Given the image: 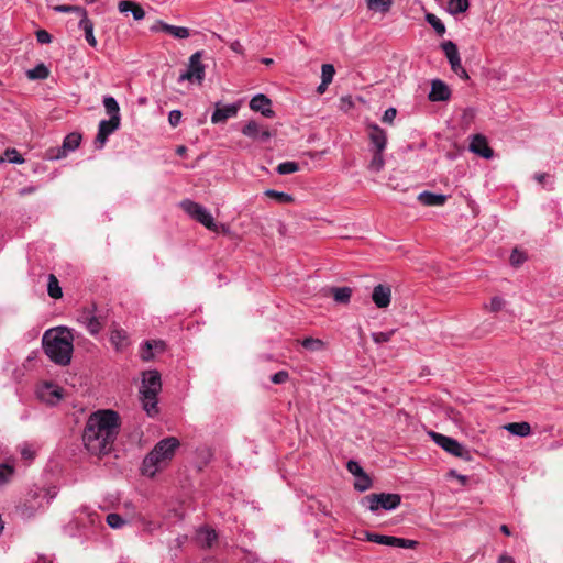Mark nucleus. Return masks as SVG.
<instances>
[{
	"label": "nucleus",
	"instance_id": "obj_50",
	"mask_svg": "<svg viewBox=\"0 0 563 563\" xmlns=\"http://www.w3.org/2000/svg\"><path fill=\"white\" fill-rule=\"evenodd\" d=\"M140 354L143 361H151L154 357L153 343L151 341H146L142 346Z\"/></svg>",
	"mask_w": 563,
	"mask_h": 563
},
{
	"label": "nucleus",
	"instance_id": "obj_20",
	"mask_svg": "<svg viewBox=\"0 0 563 563\" xmlns=\"http://www.w3.org/2000/svg\"><path fill=\"white\" fill-rule=\"evenodd\" d=\"M153 31H163L175 38H187L190 36V30L185 26H176L158 21L156 25L152 27Z\"/></svg>",
	"mask_w": 563,
	"mask_h": 563
},
{
	"label": "nucleus",
	"instance_id": "obj_42",
	"mask_svg": "<svg viewBox=\"0 0 563 563\" xmlns=\"http://www.w3.org/2000/svg\"><path fill=\"white\" fill-rule=\"evenodd\" d=\"M14 474V467L9 464H0V487L10 482Z\"/></svg>",
	"mask_w": 563,
	"mask_h": 563
},
{
	"label": "nucleus",
	"instance_id": "obj_5",
	"mask_svg": "<svg viewBox=\"0 0 563 563\" xmlns=\"http://www.w3.org/2000/svg\"><path fill=\"white\" fill-rule=\"evenodd\" d=\"M400 504L401 496L394 493L369 494L361 499V505L374 514L380 509L391 511Z\"/></svg>",
	"mask_w": 563,
	"mask_h": 563
},
{
	"label": "nucleus",
	"instance_id": "obj_17",
	"mask_svg": "<svg viewBox=\"0 0 563 563\" xmlns=\"http://www.w3.org/2000/svg\"><path fill=\"white\" fill-rule=\"evenodd\" d=\"M271 106V99L263 93L255 95L250 101V108L253 111L261 112L265 118H273L275 115Z\"/></svg>",
	"mask_w": 563,
	"mask_h": 563
},
{
	"label": "nucleus",
	"instance_id": "obj_7",
	"mask_svg": "<svg viewBox=\"0 0 563 563\" xmlns=\"http://www.w3.org/2000/svg\"><path fill=\"white\" fill-rule=\"evenodd\" d=\"M180 207L189 217L201 223L208 230L213 232L218 231V224L212 214L203 206L190 199H185L180 202Z\"/></svg>",
	"mask_w": 563,
	"mask_h": 563
},
{
	"label": "nucleus",
	"instance_id": "obj_4",
	"mask_svg": "<svg viewBox=\"0 0 563 563\" xmlns=\"http://www.w3.org/2000/svg\"><path fill=\"white\" fill-rule=\"evenodd\" d=\"M162 390L161 374L157 371L143 373L140 388V399L147 416L154 417L158 413L157 396Z\"/></svg>",
	"mask_w": 563,
	"mask_h": 563
},
{
	"label": "nucleus",
	"instance_id": "obj_1",
	"mask_svg": "<svg viewBox=\"0 0 563 563\" xmlns=\"http://www.w3.org/2000/svg\"><path fill=\"white\" fill-rule=\"evenodd\" d=\"M120 430V416L107 409L91 413L86 422L82 441L88 452L93 455L110 453Z\"/></svg>",
	"mask_w": 563,
	"mask_h": 563
},
{
	"label": "nucleus",
	"instance_id": "obj_19",
	"mask_svg": "<svg viewBox=\"0 0 563 563\" xmlns=\"http://www.w3.org/2000/svg\"><path fill=\"white\" fill-rule=\"evenodd\" d=\"M38 397L49 405H55L63 398V389L55 384L46 383L38 390Z\"/></svg>",
	"mask_w": 563,
	"mask_h": 563
},
{
	"label": "nucleus",
	"instance_id": "obj_27",
	"mask_svg": "<svg viewBox=\"0 0 563 563\" xmlns=\"http://www.w3.org/2000/svg\"><path fill=\"white\" fill-rule=\"evenodd\" d=\"M504 429L517 437H528L531 433V426L526 422H510L504 426Z\"/></svg>",
	"mask_w": 563,
	"mask_h": 563
},
{
	"label": "nucleus",
	"instance_id": "obj_6",
	"mask_svg": "<svg viewBox=\"0 0 563 563\" xmlns=\"http://www.w3.org/2000/svg\"><path fill=\"white\" fill-rule=\"evenodd\" d=\"M428 435L433 442L443 449L446 453L462 459L463 461L470 462L473 460L472 452L470 449L457 442L455 439L438 433L435 431H429Z\"/></svg>",
	"mask_w": 563,
	"mask_h": 563
},
{
	"label": "nucleus",
	"instance_id": "obj_58",
	"mask_svg": "<svg viewBox=\"0 0 563 563\" xmlns=\"http://www.w3.org/2000/svg\"><path fill=\"white\" fill-rule=\"evenodd\" d=\"M505 306V300L500 297H494L490 300V310L494 312L500 311Z\"/></svg>",
	"mask_w": 563,
	"mask_h": 563
},
{
	"label": "nucleus",
	"instance_id": "obj_54",
	"mask_svg": "<svg viewBox=\"0 0 563 563\" xmlns=\"http://www.w3.org/2000/svg\"><path fill=\"white\" fill-rule=\"evenodd\" d=\"M396 115H397L396 108L390 107V108L386 109V111L384 112L382 121L387 124H393Z\"/></svg>",
	"mask_w": 563,
	"mask_h": 563
},
{
	"label": "nucleus",
	"instance_id": "obj_35",
	"mask_svg": "<svg viewBox=\"0 0 563 563\" xmlns=\"http://www.w3.org/2000/svg\"><path fill=\"white\" fill-rule=\"evenodd\" d=\"M103 107L110 118H121L119 103L113 97L106 96L103 98Z\"/></svg>",
	"mask_w": 563,
	"mask_h": 563
},
{
	"label": "nucleus",
	"instance_id": "obj_59",
	"mask_svg": "<svg viewBox=\"0 0 563 563\" xmlns=\"http://www.w3.org/2000/svg\"><path fill=\"white\" fill-rule=\"evenodd\" d=\"M230 48L238 53V54H242L243 53V47L241 45V43L239 41H233L230 43Z\"/></svg>",
	"mask_w": 563,
	"mask_h": 563
},
{
	"label": "nucleus",
	"instance_id": "obj_29",
	"mask_svg": "<svg viewBox=\"0 0 563 563\" xmlns=\"http://www.w3.org/2000/svg\"><path fill=\"white\" fill-rule=\"evenodd\" d=\"M365 2L369 11L385 14L389 12L394 0H365Z\"/></svg>",
	"mask_w": 563,
	"mask_h": 563
},
{
	"label": "nucleus",
	"instance_id": "obj_8",
	"mask_svg": "<svg viewBox=\"0 0 563 563\" xmlns=\"http://www.w3.org/2000/svg\"><path fill=\"white\" fill-rule=\"evenodd\" d=\"M77 320L91 335L99 334L106 324V317L97 311L96 306L82 309Z\"/></svg>",
	"mask_w": 563,
	"mask_h": 563
},
{
	"label": "nucleus",
	"instance_id": "obj_22",
	"mask_svg": "<svg viewBox=\"0 0 563 563\" xmlns=\"http://www.w3.org/2000/svg\"><path fill=\"white\" fill-rule=\"evenodd\" d=\"M110 342L115 351H124L129 346L126 332L122 329H113L110 333Z\"/></svg>",
	"mask_w": 563,
	"mask_h": 563
},
{
	"label": "nucleus",
	"instance_id": "obj_32",
	"mask_svg": "<svg viewBox=\"0 0 563 563\" xmlns=\"http://www.w3.org/2000/svg\"><path fill=\"white\" fill-rule=\"evenodd\" d=\"M47 292H48V296L53 299H59L63 296V291L59 286V282L54 274L48 275Z\"/></svg>",
	"mask_w": 563,
	"mask_h": 563
},
{
	"label": "nucleus",
	"instance_id": "obj_39",
	"mask_svg": "<svg viewBox=\"0 0 563 563\" xmlns=\"http://www.w3.org/2000/svg\"><path fill=\"white\" fill-rule=\"evenodd\" d=\"M4 156H5V158L0 156V164L3 163L5 159L12 164H23L24 163V158L21 156V154L15 148H7L4 152Z\"/></svg>",
	"mask_w": 563,
	"mask_h": 563
},
{
	"label": "nucleus",
	"instance_id": "obj_2",
	"mask_svg": "<svg viewBox=\"0 0 563 563\" xmlns=\"http://www.w3.org/2000/svg\"><path fill=\"white\" fill-rule=\"evenodd\" d=\"M43 349L48 358L60 366L70 363L74 351V335L66 327L47 330L42 339Z\"/></svg>",
	"mask_w": 563,
	"mask_h": 563
},
{
	"label": "nucleus",
	"instance_id": "obj_49",
	"mask_svg": "<svg viewBox=\"0 0 563 563\" xmlns=\"http://www.w3.org/2000/svg\"><path fill=\"white\" fill-rule=\"evenodd\" d=\"M107 523L113 529H119L124 526L125 520L118 514H109L107 516Z\"/></svg>",
	"mask_w": 563,
	"mask_h": 563
},
{
	"label": "nucleus",
	"instance_id": "obj_36",
	"mask_svg": "<svg viewBox=\"0 0 563 563\" xmlns=\"http://www.w3.org/2000/svg\"><path fill=\"white\" fill-rule=\"evenodd\" d=\"M441 48L444 52L449 63L460 59L459 49L455 43L446 41L441 44Z\"/></svg>",
	"mask_w": 563,
	"mask_h": 563
},
{
	"label": "nucleus",
	"instance_id": "obj_53",
	"mask_svg": "<svg viewBox=\"0 0 563 563\" xmlns=\"http://www.w3.org/2000/svg\"><path fill=\"white\" fill-rule=\"evenodd\" d=\"M289 374L287 371H279L272 375L271 382L274 384H284L288 380Z\"/></svg>",
	"mask_w": 563,
	"mask_h": 563
},
{
	"label": "nucleus",
	"instance_id": "obj_13",
	"mask_svg": "<svg viewBox=\"0 0 563 563\" xmlns=\"http://www.w3.org/2000/svg\"><path fill=\"white\" fill-rule=\"evenodd\" d=\"M243 135L253 139L258 140L261 142H266L272 137V133L267 128L261 126L256 121H249L243 128H242Z\"/></svg>",
	"mask_w": 563,
	"mask_h": 563
},
{
	"label": "nucleus",
	"instance_id": "obj_30",
	"mask_svg": "<svg viewBox=\"0 0 563 563\" xmlns=\"http://www.w3.org/2000/svg\"><path fill=\"white\" fill-rule=\"evenodd\" d=\"M330 291L338 303H349L351 300L352 288L350 287H333Z\"/></svg>",
	"mask_w": 563,
	"mask_h": 563
},
{
	"label": "nucleus",
	"instance_id": "obj_26",
	"mask_svg": "<svg viewBox=\"0 0 563 563\" xmlns=\"http://www.w3.org/2000/svg\"><path fill=\"white\" fill-rule=\"evenodd\" d=\"M78 26L84 31L87 43L91 47H96L98 42L93 34V22L88 18V15L80 19Z\"/></svg>",
	"mask_w": 563,
	"mask_h": 563
},
{
	"label": "nucleus",
	"instance_id": "obj_46",
	"mask_svg": "<svg viewBox=\"0 0 563 563\" xmlns=\"http://www.w3.org/2000/svg\"><path fill=\"white\" fill-rule=\"evenodd\" d=\"M301 344L305 349L310 351H320L324 347L323 341L313 338H306Z\"/></svg>",
	"mask_w": 563,
	"mask_h": 563
},
{
	"label": "nucleus",
	"instance_id": "obj_47",
	"mask_svg": "<svg viewBox=\"0 0 563 563\" xmlns=\"http://www.w3.org/2000/svg\"><path fill=\"white\" fill-rule=\"evenodd\" d=\"M35 492H42V495L40 496V499L43 501L45 500V506H48L51 501L57 496V489L56 487H48L43 489H36Z\"/></svg>",
	"mask_w": 563,
	"mask_h": 563
},
{
	"label": "nucleus",
	"instance_id": "obj_16",
	"mask_svg": "<svg viewBox=\"0 0 563 563\" xmlns=\"http://www.w3.org/2000/svg\"><path fill=\"white\" fill-rule=\"evenodd\" d=\"M368 137L375 150L385 151L387 145V133L376 123H369Z\"/></svg>",
	"mask_w": 563,
	"mask_h": 563
},
{
	"label": "nucleus",
	"instance_id": "obj_41",
	"mask_svg": "<svg viewBox=\"0 0 563 563\" xmlns=\"http://www.w3.org/2000/svg\"><path fill=\"white\" fill-rule=\"evenodd\" d=\"M299 170V165L296 162L287 161L283 162L277 166V173L279 175H289Z\"/></svg>",
	"mask_w": 563,
	"mask_h": 563
},
{
	"label": "nucleus",
	"instance_id": "obj_51",
	"mask_svg": "<svg viewBox=\"0 0 563 563\" xmlns=\"http://www.w3.org/2000/svg\"><path fill=\"white\" fill-rule=\"evenodd\" d=\"M346 468L347 471L354 475L355 477L357 476H361L362 474H364L365 472L363 471V467L356 462V461H353V460H350L346 464Z\"/></svg>",
	"mask_w": 563,
	"mask_h": 563
},
{
	"label": "nucleus",
	"instance_id": "obj_56",
	"mask_svg": "<svg viewBox=\"0 0 563 563\" xmlns=\"http://www.w3.org/2000/svg\"><path fill=\"white\" fill-rule=\"evenodd\" d=\"M181 120V111L179 110H172L168 114V122L169 124L175 128L179 124Z\"/></svg>",
	"mask_w": 563,
	"mask_h": 563
},
{
	"label": "nucleus",
	"instance_id": "obj_37",
	"mask_svg": "<svg viewBox=\"0 0 563 563\" xmlns=\"http://www.w3.org/2000/svg\"><path fill=\"white\" fill-rule=\"evenodd\" d=\"M384 151L375 150L373 154V158L369 162L368 168L372 172L378 173L384 168L385 161L383 156Z\"/></svg>",
	"mask_w": 563,
	"mask_h": 563
},
{
	"label": "nucleus",
	"instance_id": "obj_24",
	"mask_svg": "<svg viewBox=\"0 0 563 563\" xmlns=\"http://www.w3.org/2000/svg\"><path fill=\"white\" fill-rule=\"evenodd\" d=\"M418 200L424 206H443L448 200V196L423 191L419 194Z\"/></svg>",
	"mask_w": 563,
	"mask_h": 563
},
{
	"label": "nucleus",
	"instance_id": "obj_64",
	"mask_svg": "<svg viewBox=\"0 0 563 563\" xmlns=\"http://www.w3.org/2000/svg\"><path fill=\"white\" fill-rule=\"evenodd\" d=\"M461 79H464V80H467L470 77H468V74L467 71L465 70V68H461L459 71L455 73Z\"/></svg>",
	"mask_w": 563,
	"mask_h": 563
},
{
	"label": "nucleus",
	"instance_id": "obj_60",
	"mask_svg": "<svg viewBox=\"0 0 563 563\" xmlns=\"http://www.w3.org/2000/svg\"><path fill=\"white\" fill-rule=\"evenodd\" d=\"M35 190H36V188L34 186L23 187L19 190V195L20 196L31 195V194L35 192Z\"/></svg>",
	"mask_w": 563,
	"mask_h": 563
},
{
	"label": "nucleus",
	"instance_id": "obj_3",
	"mask_svg": "<svg viewBox=\"0 0 563 563\" xmlns=\"http://www.w3.org/2000/svg\"><path fill=\"white\" fill-rule=\"evenodd\" d=\"M180 442L175 437L164 438L146 454L142 463V473L153 477L173 460Z\"/></svg>",
	"mask_w": 563,
	"mask_h": 563
},
{
	"label": "nucleus",
	"instance_id": "obj_45",
	"mask_svg": "<svg viewBox=\"0 0 563 563\" xmlns=\"http://www.w3.org/2000/svg\"><path fill=\"white\" fill-rule=\"evenodd\" d=\"M335 69L331 64H323L321 67V78L324 85H330L333 80Z\"/></svg>",
	"mask_w": 563,
	"mask_h": 563
},
{
	"label": "nucleus",
	"instance_id": "obj_9",
	"mask_svg": "<svg viewBox=\"0 0 563 563\" xmlns=\"http://www.w3.org/2000/svg\"><path fill=\"white\" fill-rule=\"evenodd\" d=\"M202 53L196 52L189 57L187 69L178 77V82L197 81L201 84L205 78V65L201 62Z\"/></svg>",
	"mask_w": 563,
	"mask_h": 563
},
{
	"label": "nucleus",
	"instance_id": "obj_21",
	"mask_svg": "<svg viewBox=\"0 0 563 563\" xmlns=\"http://www.w3.org/2000/svg\"><path fill=\"white\" fill-rule=\"evenodd\" d=\"M239 107L236 104H227L224 107H217L211 115V122L213 124L223 123L229 118L236 115Z\"/></svg>",
	"mask_w": 563,
	"mask_h": 563
},
{
	"label": "nucleus",
	"instance_id": "obj_23",
	"mask_svg": "<svg viewBox=\"0 0 563 563\" xmlns=\"http://www.w3.org/2000/svg\"><path fill=\"white\" fill-rule=\"evenodd\" d=\"M118 9L122 13L131 12L136 21L142 20L145 16L143 8L133 1L122 0L119 2Z\"/></svg>",
	"mask_w": 563,
	"mask_h": 563
},
{
	"label": "nucleus",
	"instance_id": "obj_14",
	"mask_svg": "<svg viewBox=\"0 0 563 563\" xmlns=\"http://www.w3.org/2000/svg\"><path fill=\"white\" fill-rule=\"evenodd\" d=\"M372 300L379 309L387 308L391 301V288L388 285L378 284L372 292Z\"/></svg>",
	"mask_w": 563,
	"mask_h": 563
},
{
	"label": "nucleus",
	"instance_id": "obj_15",
	"mask_svg": "<svg viewBox=\"0 0 563 563\" xmlns=\"http://www.w3.org/2000/svg\"><path fill=\"white\" fill-rule=\"evenodd\" d=\"M470 151L486 159L492 158L494 155L493 150L488 146L486 137L481 134L472 136Z\"/></svg>",
	"mask_w": 563,
	"mask_h": 563
},
{
	"label": "nucleus",
	"instance_id": "obj_10",
	"mask_svg": "<svg viewBox=\"0 0 563 563\" xmlns=\"http://www.w3.org/2000/svg\"><path fill=\"white\" fill-rule=\"evenodd\" d=\"M365 540L387 547H397L405 549H413L417 545V541L404 538H397L393 536L378 534L374 532L365 531Z\"/></svg>",
	"mask_w": 563,
	"mask_h": 563
},
{
	"label": "nucleus",
	"instance_id": "obj_18",
	"mask_svg": "<svg viewBox=\"0 0 563 563\" xmlns=\"http://www.w3.org/2000/svg\"><path fill=\"white\" fill-rule=\"evenodd\" d=\"M451 98V90L449 86L441 79H433L431 81V90L429 99L433 102L448 101Z\"/></svg>",
	"mask_w": 563,
	"mask_h": 563
},
{
	"label": "nucleus",
	"instance_id": "obj_40",
	"mask_svg": "<svg viewBox=\"0 0 563 563\" xmlns=\"http://www.w3.org/2000/svg\"><path fill=\"white\" fill-rule=\"evenodd\" d=\"M372 487L371 477L364 473L361 476L355 477L354 488L358 492H365Z\"/></svg>",
	"mask_w": 563,
	"mask_h": 563
},
{
	"label": "nucleus",
	"instance_id": "obj_48",
	"mask_svg": "<svg viewBox=\"0 0 563 563\" xmlns=\"http://www.w3.org/2000/svg\"><path fill=\"white\" fill-rule=\"evenodd\" d=\"M396 330H390L387 332H374L372 333V339L375 343L382 344L390 341L393 335L395 334Z\"/></svg>",
	"mask_w": 563,
	"mask_h": 563
},
{
	"label": "nucleus",
	"instance_id": "obj_12",
	"mask_svg": "<svg viewBox=\"0 0 563 563\" xmlns=\"http://www.w3.org/2000/svg\"><path fill=\"white\" fill-rule=\"evenodd\" d=\"M121 118H110L109 120H101L98 125V133L95 140L97 148L101 150L109 135L115 132L120 128Z\"/></svg>",
	"mask_w": 563,
	"mask_h": 563
},
{
	"label": "nucleus",
	"instance_id": "obj_63",
	"mask_svg": "<svg viewBox=\"0 0 563 563\" xmlns=\"http://www.w3.org/2000/svg\"><path fill=\"white\" fill-rule=\"evenodd\" d=\"M21 454H22V456H23L24 459H33V454H34V453L32 452V450H31L30 448H26V446H25V448H23V449L21 450Z\"/></svg>",
	"mask_w": 563,
	"mask_h": 563
},
{
	"label": "nucleus",
	"instance_id": "obj_43",
	"mask_svg": "<svg viewBox=\"0 0 563 563\" xmlns=\"http://www.w3.org/2000/svg\"><path fill=\"white\" fill-rule=\"evenodd\" d=\"M68 153L63 150V146L51 147L45 152V158L49 161H58L67 157Z\"/></svg>",
	"mask_w": 563,
	"mask_h": 563
},
{
	"label": "nucleus",
	"instance_id": "obj_62",
	"mask_svg": "<svg viewBox=\"0 0 563 563\" xmlns=\"http://www.w3.org/2000/svg\"><path fill=\"white\" fill-rule=\"evenodd\" d=\"M450 66H451V69H452L454 73L459 71V70L463 67V66H462V64H461V58H460V59H456V60H454V62H451V63H450Z\"/></svg>",
	"mask_w": 563,
	"mask_h": 563
},
{
	"label": "nucleus",
	"instance_id": "obj_52",
	"mask_svg": "<svg viewBox=\"0 0 563 563\" xmlns=\"http://www.w3.org/2000/svg\"><path fill=\"white\" fill-rule=\"evenodd\" d=\"M526 261V256L522 252L514 250L510 255V263L514 266H519Z\"/></svg>",
	"mask_w": 563,
	"mask_h": 563
},
{
	"label": "nucleus",
	"instance_id": "obj_11",
	"mask_svg": "<svg viewBox=\"0 0 563 563\" xmlns=\"http://www.w3.org/2000/svg\"><path fill=\"white\" fill-rule=\"evenodd\" d=\"M42 492L32 490L29 493L25 501L18 508V512L23 519H31L38 510L45 508L44 503L40 499Z\"/></svg>",
	"mask_w": 563,
	"mask_h": 563
},
{
	"label": "nucleus",
	"instance_id": "obj_28",
	"mask_svg": "<svg viewBox=\"0 0 563 563\" xmlns=\"http://www.w3.org/2000/svg\"><path fill=\"white\" fill-rule=\"evenodd\" d=\"M81 134L78 132H71L67 134L62 143L63 150H65L68 154L76 151L81 143Z\"/></svg>",
	"mask_w": 563,
	"mask_h": 563
},
{
	"label": "nucleus",
	"instance_id": "obj_38",
	"mask_svg": "<svg viewBox=\"0 0 563 563\" xmlns=\"http://www.w3.org/2000/svg\"><path fill=\"white\" fill-rule=\"evenodd\" d=\"M426 21L434 29V31L442 36L446 29L444 23L433 13L426 14Z\"/></svg>",
	"mask_w": 563,
	"mask_h": 563
},
{
	"label": "nucleus",
	"instance_id": "obj_61",
	"mask_svg": "<svg viewBox=\"0 0 563 563\" xmlns=\"http://www.w3.org/2000/svg\"><path fill=\"white\" fill-rule=\"evenodd\" d=\"M153 343V350L158 352H163L165 349V343L163 341H151Z\"/></svg>",
	"mask_w": 563,
	"mask_h": 563
},
{
	"label": "nucleus",
	"instance_id": "obj_44",
	"mask_svg": "<svg viewBox=\"0 0 563 563\" xmlns=\"http://www.w3.org/2000/svg\"><path fill=\"white\" fill-rule=\"evenodd\" d=\"M48 75V69L42 64L27 71V77L30 79H45Z\"/></svg>",
	"mask_w": 563,
	"mask_h": 563
},
{
	"label": "nucleus",
	"instance_id": "obj_57",
	"mask_svg": "<svg viewBox=\"0 0 563 563\" xmlns=\"http://www.w3.org/2000/svg\"><path fill=\"white\" fill-rule=\"evenodd\" d=\"M36 40L41 44H49L52 42V35L45 30H38L36 32Z\"/></svg>",
	"mask_w": 563,
	"mask_h": 563
},
{
	"label": "nucleus",
	"instance_id": "obj_25",
	"mask_svg": "<svg viewBox=\"0 0 563 563\" xmlns=\"http://www.w3.org/2000/svg\"><path fill=\"white\" fill-rule=\"evenodd\" d=\"M217 540V533L213 529L202 527L197 531V542L202 548H210Z\"/></svg>",
	"mask_w": 563,
	"mask_h": 563
},
{
	"label": "nucleus",
	"instance_id": "obj_31",
	"mask_svg": "<svg viewBox=\"0 0 563 563\" xmlns=\"http://www.w3.org/2000/svg\"><path fill=\"white\" fill-rule=\"evenodd\" d=\"M264 196L274 199L278 203L288 205L295 201L294 196L284 191H277L275 189H266Z\"/></svg>",
	"mask_w": 563,
	"mask_h": 563
},
{
	"label": "nucleus",
	"instance_id": "obj_33",
	"mask_svg": "<svg viewBox=\"0 0 563 563\" xmlns=\"http://www.w3.org/2000/svg\"><path fill=\"white\" fill-rule=\"evenodd\" d=\"M53 10L58 13H76L80 16V19H84L88 15L87 10L79 5L58 4L53 7Z\"/></svg>",
	"mask_w": 563,
	"mask_h": 563
},
{
	"label": "nucleus",
	"instance_id": "obj_34",
	"mask_svg": "<svg viewBox=\"0 0 563 563\" xmlns=\"http://www.w3.org/2000/svg\"><path fill=\"white\" fill-rule=\"evenodd\" d=\"M468 7V0H449L448 2V11L453 15L466 12Z\"/></svg>",
	"mask_w": 563,
	"mask_h": 563
},
{
	"label": "nucleus",
	"instance_id": "obj_55",
	"mask_svg": "<svg viewBox=\"0 0 563 563\" xmlns=\"http://www.w3.org/2000/svg\"><path fill=\"white\" fill-rule=\"evenodd\" d=\"M446 418L455 422L456 424L462 422V416L460 412H457L455 409L449 407L444 410Z\"/></svg>",
	"mask_w": 563,
	"mask_h": 563
}]
</instances>
